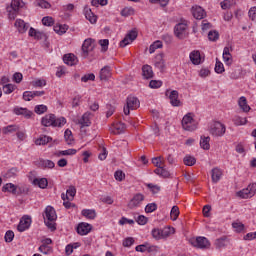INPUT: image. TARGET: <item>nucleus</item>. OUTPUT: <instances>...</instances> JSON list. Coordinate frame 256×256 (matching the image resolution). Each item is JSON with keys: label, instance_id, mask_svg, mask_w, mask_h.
I'll return each mask as SVG.
<instances>
[{"label": "nucleus", "instance_id": "obj_64", "mask_svg": "<svg viewBox=\"0 0 256 256\" xmlns=\"http://www.w3.org/2000/svg\"><path fill=\"white\" fill-rule=\"evenodd\" d=\"M135 243V239L133 237H128L123 241V247H131Z\"/></svg>", "mask_w": 256, "mask_h": 256}, {"label": "nucleus", "instance_id": "obj_62", "mask_svg": "<svg viewBox=\"0 0 256 256\" xmlns=\"http://www.w3.org/2000/svg\"><path fill=\"white\" fill-rule=\"evenodd\" d=\"M114 177H115L116 181H123L125 179V174L123 173V171L117 170L114 173Z\"/></svg>", "mask_w": 256, "mask_h": 256}, {"label": "nucleus", "instance_id": "obj_20", "mask_svg": "<svg viewBox=\"0 0 256 256\" xmlns=\"http://www.w3.org/2000/svg\"><path fill=\"white\" fill-rule=\"evenodd\" d=\"M79 125H81V129L83 127H90L91 126V112H86L82 115L81 119L78 120Z\"/></svg>", "mask_w": 256, "mask_h": 256}, {"label": "nucleus", "instance_id": "obj_18", "mask_svg": "<svg viewBox=\"0 0 256 256\" xmlns=\"http://www.w3.org/2000/svg\"><path fill=\"white\" fill-rule=\"evenodd\" d=\"M45 91H25L23 93L24 101H31L34 97H42Z\"/></svg>", "mask_w": 256, "mask_h": 256}, {"label": "nucleus", "instance_id": "obj_15", "mask_svg": "<svg viewBox=\"0 0 256 256\" xmlns=\"http://www.w3.org/2000/svg\"><path fill=\"white\" fill-rule=\"evenodd\" d=\"M44 213V220L47 219V221H57V212L52 206H47Z\"/></svg>", "mask_w": 256, "mask_h": 256}, {"label": "nucleus", "instance_id": "obj_57", "mask_svg": "<svg viewBox=\"0 0 256 256\" xmlns=\"http://www.w3.org/2000/svg\"><path fill=\"white\" fill-rule=\"evenodd\" d=\"M153 211H157V203H149L145 207L146 213H153Z\"/></svg>", "mask_w": 256, "mask_h": 256}, {"label": "nucleus", "instance_id": "obj_54", "mask_svg": "<svg viewBox=\"0 0 256 256\" xmlns=\"http://www.w3.org/2000/svg\"><path fill=\"white\" fill-rule=\"evenodd\" d=\"M209 41H217L219 39V32L217 30L210 31L208 33Z\"/></svg>", "mask_w": 256, "mask_h": 256}, {"label": "nucleus", "instance_id": "obj_27", "mask_svg": "<svg viewBox=\"0 0 256 256\" xmlns=\"http://www.w3.org/2000/svg\"><path fill=\"white\" fill-rule=\"evenodd\" d=\"M190 61L193 65H201V52L194 50L190 53Z\"/></svg>", "mask_w": 256, "mask_h": 256}, {"label": "nucleus", "instance_id": "obj_42", "mask_svg": "<svg viewBox=\"0 0 256 256\" xmlns=\"http://www.w3.org/2000/svg\"><path fill=\"white\" fill-rule=\"evenodd\" d=\"M19 131V126L17 125H9L3 128V134L7 135V133H15Z\"/></svg>", "mask_w": 256, "mask_h": 256}, {"label": "nucleus", "instance_id": "obj_5", "mask_svg": "<svg viewBox=\"0 0 256 256\" xmlns=\"http://www.w3.org/2000/svg\"><path fill=\"white\" fill-rule=\"evenodd\" d=\"M81 49H82L81 56L83 57V59H87V57H89V53H91V51L95 49V39L88 38L84 40Z\"/></svg>", "mask_w": 256, "mask_h": 256}, {"label": "nucleus", "instance_id": "obj_55", "mask_svg": "<svg viewBox=\"0 0 256 256\" xmlns=\"http://www.w3.org/2000/svg\"><path fill=\"white\" fill-rule=\"evenodd\" d=\"M125 132V124L122 123L119 125H116L115 126V130L112 131V133H114V135H121V133H124Z\"/></svg>", "mask_w": 256, "mask_h": 256}, {"label": "nucleus", "instance_id": "obj_21", "mask_svg": "<svg viewBox=\"0 0 256 256\" xmlns=\"http://www.w3.org/2000/svg\"><path fill=\"white\" fill-rule=\"evenodd\" d=\"M192 15L194 19H205V10L201 6L192 7Z\"/></svg>", "mask_w": 256, "mask_h": 256}, {"label": "nucleus", "instance_id": "obj_11", "mask_svg": "<svg viewBox=\"0 0 256 256\" xmlns=\"http://www.w3.org/2000/svg\"><path fill=\"white\" fill-rule=\"evenodd\" d=\"M138 32L136 29L131 30L125 38L120 42V47H127L129 43H133L137 39ZM130 41V42H129Z\"/></svg>", "mask_w": 256, "mask_h": 256}, {"label": "nucleus", "instance_id": "obj_38", "mask_svg": "<svg viewBox=\"0 0 256 256\" xmlns=\"http://www.w3.org/2000/svg\"><path fill=\"white\" fill-rule=\"evenodd\" d=\"M184 165H187V167H193L195 163H197V159L191 155H186L183 159Z\"/></svg>", "mask_w": 256, "mask_h": 256}, {"label": "nucleus", "instance_id": "obj_35", "mask_svg": "<svg viewBox=\"0 0 256 256\" xmlns=\"http://www.w3.org/2000/svg\"><path fill=\"white\" fill-rule=\"evenodd\" d=\"M53 141V138L47 136V135H42L38 139L35 140V145H47V143Z\"/></svg>", "mask_w": 256, "mask_h": 256}, {"label": "nucleus", "instance_id": "obj_58", "mask_svg": "<svg viewBox=\"0 0 256 256\" xmlns=\"http://www.w3.org/2000/svg\"><path fill=\"white\" fill-rule=\"evenodd\" d=\"M161 85H163V82L160 80H151L149 83V87L151 89H159V87H161Z\"/></svg>", "mask_w": 256, "mask_h": 256}, {"label": "nucleus", "instance_id": "obj_4", "mask_svg": "<svg viewBox=\"0 0 256 256\" xmlns=\"http://www.w3.org/2000/svg\"><path fill=\"white\" fill-rule=\"evenodd\" d=\"M140 105L139 99L135 96H129L126 101V106L124 107V115H129L131 110L138 109Z\"/></svg>", "mask_w": 256, "mask_h": 256}, {"label": "nucleus", "instance_id": "obj_44", "mask_svg": "<svg viewBox=\"0 0 256 256\" xmlns=\"http://www.w3.org/2000/svg\"><path fill=\"white\" fill-rule=\"evenodd\" d=\"M163 47V42L157 40L149 47V53L152 54L154 51H157V49H161Z\"/></svg>", "mask_w": 256, "mask_h": 256}, {"label": "nucleus", "instance_id": "obj_61", "mask_svg": "<svg viewBox=\"0 0 256 256\" xmlns=\"http://www.w3.org/2000/svg\"><path fill=\"white\" fill-rule=\"evenodd\" d=\"M248 17L251 19V21L256 20V6L251 7L248 11Z\"/></svg>", "mask_w": 256, "mask_h": 256}, {"label": "nucleus", "instance_id": "obj_25", "mask_svg": "<svg viewBox=\"0 0 256 256\" xmlns=\"http://www.w3.org/2000/svg\"><path fill=\"white\" fill-rule=\"evenodd\" d=\"M238 105L244 113H249V111H251V106L247 104V98H245V96L239 98Z\"/></svg>", "mask_w": 256, "mask_h": 256}, {"label": "nucleus", "instance_id": "obj_3", "mask_svg": "<svg viewBox=\"0 0 256 256\" xmlns=\"http://www.w3.org/2000/svg\"><path fill=\"white\" fill-rule=\"evenodd\" d=\"M256 193V183L249 184L247 188L242 189L236 193L240 199H251Z\"/></svg>", "mask_w": 256, "mask_h": 256}, {"label": "nucleus", "instance_id": "obj_24", "mask_svg": "<svg viewBox=\"0 0 256 256\" xmlns=\"http://www.w3.org/2000/svg\"><path fill=\"white\" fill-rule=\"evenodd\" d=\"M153 68L150 65H143L142 66V77L144 79H153Z\"/></svg>", "mask_w": 256, "mask_h": 256}, {"label": "nucleus", "instance_id": "obj_32", "mask_svg": "<svg viewBox=\"0 0 256 256\" xmlns=\"http://www.w3.org/2000/svg\"><path fill=\"white\" fill-rule=\"evenodd\" d=\"M3 193H12V195H17V186L13 183H7L2 187Z\"/></svg>", "mask_w": 256, "mask_h": 256}, {"label": "nucleus", "instance_id": "obj_45", "mask_svg": "<svg viewBox=\"0 0 256 256\" xmlns=\"http://www.w3.org/2000/svg\"><path fill=\"white\" fill-rule=\"evenodd\" d=\"M233 123H234V125H237V126H239V125H247V118H243L241 116H235L233 118Z\"/></svg>", "mask_w": 256, "mask_h": 256}, {"label": "nucleus", "instance_id": "obj_7", "mask_svg": "<svg viewBox=\"0 0 256 256\" xmlns=\"http://www.w3.org/2000/svg\"><path fill=\"white\" fill-rule=\"evenodd\" d=\"M174 34L178 39H186L189 35L187 32V24L186 23H178L174 27Z\"/></svg>", "mask_w": 256, "mask_h": 256}, {"label": "nucleus", "instance_id": "obj_28", "mask_svg": "<svg viewBox=\"0 0 256 256\" xmlns=\"http://www.w3.org/2000/svg\"><path fill=\"white\" fill-rule=\"evenodd\" d=\"M39 167L41 169H54L55 168V162H53L52 160L40 159L39 160Z\"/></svg>", "mask_w": 256, "mask_h": 256}, {"label": "nucleus", "instance_id": "obj_43", "mask_svg": "<svg viewBox=\"0 0 256 256\" xmlns=\"http://www.w3.org/2000/svg\"><path fill=\"white\" fill-rule=\"evenodd\" d=\"M17 173H19V170L17 168H11L9 169L5 174L4 177L6 179H12V177H17Z\"/></svg>", "mask_w": 256, "mask_h": 256}, {"label": "nucleus", "instance_id": "obj_10", "mask_svg": "<svg viewBox=\"0 0 256 256\" xmlns=\"http://www.w3.org/2000/svg\"><path fill=\"white\" fill-rule=\"evenodd\" d=\"M191 244L194 247H197L198 249H207L210 247L209 240L205 237H197L195 240L191 242Z\"/></svg>", "mask_w": 256, "mask_h": 256}, {"label": "nucleus", "instance_id": "obj_6", "mask_svg": "<svg viewBox=\"0 0 256 256\" xmlns=\"http://www.w3.org/2000/svg\"><path fill=\"white\" fill-rule=\"evenodd\" d=\"M19 7H21V2L19 0H12L10 5L6 7L9 19H15V17H17V11H19Z\"/></svg>", "mask_w": 256, "mask_h": 256}, {"label": "nucleus", "instance_id": "obj_14", "mask_svg": "<svg viewBox=\"0 0 256 256\" xmlns=\"http://www.w3.org/2000/svg\"><path fill=\"white\" fill-rule=\"evenodd\" d=\"M169 234L170 233L168 230H161L159 228H154L152 230V237H153V239H156V241H159L161 239H167Z\"/></svg>", "mask_w": 256, "mask_h": 256}, {"label": "nucleus", "instance_id": "obj_51", "mask_svg": "<svg viewBox=\"0 0 256 256\" xmlns=\"http://www.w3.org/2000/svg\"><path fill=\"white\" fill-rule=\"evenodd\" d=\"M4 239H5L6 243H11L13 241V239H15V233L12 230H8L5 233Z\"/></svg>", "mask_w": 256, "mask_h": 256}, {"label": "nucleus", "instance_id": "obj_48", "mask_svg": "<svg viewBox=\"0 0 256 256\" xmlns=\"http://www.w3.org/2000/svg\"><path fill=\"white\" fill-rule=\"evenodd\" d=\"M172 221H177V217H179V207L173 206L170 212Z\"/></svg>", "mask_w": 256, "mask_h": 256}, {"label": "nucleus", "instance_id": "obj_34", "mask_svg": "<svg viewBox=\"0 0 256 256\" xmlns=\"http://www.w3.org/2000/svg\"><path fill=\"white\" fill-rule=\"evenodd\" d=\"M209 141H211V138L209 136L208 137L201 136L200 147L205 151H209V149H211V145L209 144Z\"/></svg>", "mask_w": 256, "mask_h": 256}, {"label": "nucleus", "instance_id": "obj_8", "mask_svg": "<svg viewBox=\"0 0 256 256\" xmlns=\"http://www.w3.org/2000/svg\"><path fill=\"white\" fill-rule=\"evenodd\" d=\"M193 113L186 114L182 119V127L185 129V131H195L197 129V126H189L191 123H193Z\"/></svg>", "mask_w": 256, "mask_h": 256}, {"label": "nucleus", "instance_id": "obj_49", "mask_svg": "<svg viewBox=\"0 0 256 256\" xmlns=\"http://www.w3.org/2000/svg\"><path fill=\"white\" fill-rule=\"evenodd\" d=\"M135 10L131 7H126L121 11L122 17H129L131 15H134Z\"/></svg>", "mask_w": 256, "mask_h": 256}, {"label": "nucleus", "instance_id": "obj_13", "mask_svg": "<svg viewBox=\"0 0 256 256\" xmlns=\"http://www.w3.org/2000/svg\"><path fill=\"white\" fill-rule=\"evenodd\" d=\"M29 227H31V217L29 216H24L22 217V219L20 220L17 229L20 233H23V231H27V229H29Z\"/></svg>", "mask_w": 256, "mask_h": 256}, {"label": "nucleus", "instance_id": "obj_36", "mask_svg": "<svg viewBox=\"0 0 256 256\" xmlns=\"http://www.w3.org/2000/svg\"><path fill=\"white\" fill-rule=\"evenodd\" d=\"M82 215L83 217H86V219H95V217H97V212L93 209H83Z\"/></svg>", "mask_w": 256, "mask_h": 256}, {"label": "nucleus", "instance_id": "obj_41", "mask_svg": "<svg viewBox=\"0 0 256 256\" xmlns=\"http://www.w3.org/2000/svg\"><path fill=\"white\" fill-rule=\"evenodd\" d=\"M64 138H65V141H66L67 145H71L74 141L73 132H71V130L67 129L64 132Z\"/></svg>", "mask_w": 256, "mask_h": 256}, {"label": "nucleus", "instance_id": "obj_9", "mask_svg": "<svg viewBox=\"0 0 256 256\" xmlns=\"http://www.w3.org/2000/svg\"><path fill=\"white\" fill-rule=\"evenodd\" d=\"M145 201V195L141 193H137L133 196V198L129 201L128 207L129 209H136V207H139L141 203Z\"/></svg>", "mask_w": 256, "mask_h": 256}, {"label": "nucleus", "instance_id": "obj_37", "mask_svg": "<svg viewBox=\"0 0 256 256\" xmlns=\"http://www.w3.org/2000/svg\"><path fill=\"white\" fill-rule=\"evenodd\" d=\"M67 29H69V26L67 25L56 24L54 26V31L58 35H64V33H67Z\"/></svg>", "mask_w": 256, "mask_h": 256}, {"label": "nucleus", "instance_id": "obj_19", "mask_svg": "<svg viewBox=\"0 0 256 256\" xmlns=\"http://www.w3.org/2000/svg\"><path fill=\"white\" fill-rule=\"evenodd\" d=\"M84 15L85 18L93 24L97 23V15H95V13H93V11L91 10V8H89L88 6L84 7Z\"/></svg>", "mask_w": 256, "mask_h": 256}, {"label": "nucleus", "instance_id": "obj_29", "mask_svg": "<svg viewBox=\"0 0 256 256\" xmlns=\"http://www.w3.org/2000/svg\"><path fill=\"white\" fill-rule=\"evenodd\" d=\"M33 185H37L40 189H47L49 181L47 178H35L33 180Z\"/></svg>", "mask_w": 256, "mask_h": 256}, {"label": "nucleus", "instance_id": "obj_40", "mask_svg": "<svg viewBox=\"0 0 256 256\" xmlns=\"http://www.w3.org/2000/svg\"><path fill=\"white\" fill-rule=\"evenodd\" d=\"M42 24L45 27H52V25H55V20L51 16H45L42 18Z\"/></svg>", "mask_w": 256, "mask_h": 256}, {"label": "nucleus", "instance_id": "obj_17", "mask_svg": "<svg viewBox=\"0 0 256 256\" xmlns=\"http://www.w3.org/2000/svg\"><path fill=\"white\" fill-rule=\"evenodd\" d=\"M63 61L70 67H73V65H77V63H79V59H77V56H75L73 53L65 54L63 56Z\"/></svg>", "mask_w": 256, "mask_h": 256}, {"label": "nucleus", "instance_id": "obj_63", "mask_svg": "<svg viewBox=\"0 0 256 256\" xmlns=\"http://www.w3.org/2000/svg\"><path fill=\"white\" fill-rule=\"evenodd\" d=\"M147 221H149V219L144 215H140L136 219V222L138 223V225H147Z\"/></svg>", "mask_w": 256, "mask_h": 256}, {"label": "nucleus", "instance_id": "obj_2", "mask_svg": "<svg viewBox=\"0 0 256 256\" xmlns=\"http://www.w3.org/2000/svg\"><path fill=\"white\" fill-rule=\"evenodd\" d=\"M226 127L223 123L216 121L210 125L209 133L213 137H223L225 135Z\"/></svg>", "mask_w": 256, "mask_h": 256}, {"label": "nucleus", "instance_id": "obj_22", "mask_svg": "<svg viewBox=\"0 0 256 256\" xmlns=\"http://www.w3.org/2000/svg\"><path fill=\"white\" fill-rule=\"evenodd\" d=\"M110 77H111V67L104 66L100 70V74H99L100 81H109Z\"/></svg>", "mask_w": 256, "mask_h": 256}, {"label": "nucleus", "instance_id": "obj_30", "mask_svg": "<svg viewBox=\"0 0 256 256\" xmlns=\"http://www.w3.org/2000/svg\"><path fill=\"white\" fill-rule=\"evenodd\" d=\"M15 27H17L19 33H25L27 29H29V25H27V23L21 19L16 20Z\"/></svg>", "mask_w": 256, "mask_h": 256}, {"label": "nucleus", "instance_id": "obj_39", "mask_svg": "<svg viewBox=\"0 0 256 256\" xmlns=\"http://www.w3.org/2000/svg\"><path fill=\"white\" fill-rule=\"evenodd\" d=\"M77 153L76 149H68V150H61L56 153V157H63L67 155H75Z\"/></svg>", "mask_w": 256, "mask_h": 256}, {"label": "nucleus", "instance_id": "obj_33", "mask_svg": "<svg viewBox=\"0 0 256 256\" xmlns=\"http://www.w3.org/2000/svg\"><path fill=\"white\" fill-rule=\"evenodd\" d=\"M229 243V238L227 236H222L221 238L216 239L215 245L216 249H223Z\"/></svg>", "mask_w": 256, "mask_h": 256}, {"label": "nucleus", "instance_id": "obj_59", "mask_svg": "<svg viewBox=\"0 0 256 256\" xmlns=\"http://www.w3.org/2000/svg\"><path fill=\"white\" fill-rule=\"evenodd\" d=\"M147 187L149 190H151V192L154 195H157V193H159V191H161V186H159V185L147 184Z\"/></svg>", "mask_w": 256, "mask_h": 256}, {"label": "nucleus", "instance_id": "obj_26", "mask_svg": "<svg viewBox=\"0 0 256 256\" xmlns=\"http://www.w3.org/2000/svg\"><path fill=\"white\" fill-rule=\"evenodd\" d=\"M15 115H23L26 119H30V117L33 115V112L29 111L27 108L22 107H16L14 108Z\"/></svg>", "mask_w": 256, "mask_h": 256}, {"label": "nucleus", "instance_id": "obj_52", "mask_svg": "<svg viewBox=\"0 0 256 256\" xmlns=\"http://www.w3.org/2000/svg\"><path fill=\"white\" fill-rule=\"evenodd\" d=\"M82 83H88V81H95V74L89 73L81 77Z\"/></svg>", "mask_w": 256, "mask_h": 256}, {"label": "nucleus", "instance_id": "obj_56", "mask_svg": "<svg viewBox=\"0 0 256 256\" xmlns=\"http://www.w3.org/2000/svg\"><path fill=\"white\" fill-rule=\"evenodd\" d=\"M232 227L237 231V233H241V231L245 229V225L241 222H233Z\"/></svg>", "mask_w": 256, "mask_h": 256}, {"label": "nucleus", "instance_id": "obj_50", "mask_svg": "<svg viewBox=\"0 0 256 256\" xmlns=\"http://www.w3.org/2000/svg\"><path fill=\"white\" fill-rule=\"evenodd\" d=\"M35 113H37V115H43V113H47V106L41 104V105H37L35 106L34 109Z\"/></svg>", "mask_w": 256, "mask_h": 256}, {"label": "nucleus", "instance_id": "obj_16", "mask_svg": "<svg viewBox=\"0 0 256 256\" xmlns=\"http://www.w3.org/2000/svg\"><path fill=\"white\" fill-rule=\"evenodd\" d=\"M91 229H92L91 224L81 222L78 224L76 231L78 235H88L89 233H91Z\"/></svg>", "mask_w": 256, "mask_h": 256}, {"label": "nucleus", "instance_id": "obj_53", "mask_svg": "<svg viewBox=\"0 0 256 256\" xmlns=\"http://www.w3.org/2000/svg\"><path fill=\"white\" fill-rule=\"evenodd\" d=\"M13 91H15V86H13V84H5L3 86V92L5 93V95H9L13 93Z\"/></svg>", "mask_w": 256, "mask_h": 256}, {"label": "nucleus", "instance_id": "obj_47", "mask_svg": "<svg viewBox=\"0 0 256 256\" xmlns=\"http://www.w3.org/2000/svg\"><path fill=\"white\" fill-rule=\"evenodd\" d=\"M66 194L68 197H71L70 201H73V198L75 195H77V188H75V186H69V188L66 190Z\"/></svg>", "mask_w": 256, "mask_h": 256}, {"label": "nucleus", "instance_id": "obj_1", "mask_svg": "<svg viewBox=\"0 0 256 256\" xmlns=\"http://www.w3.org/2000/svg\"><path fill=\"white\" fill-rule=\"evenodd\" d=\"M41 123L44 127H63L67 123V119L65 117L57 119L55 114H47L42 118Z\"/></svg>", "mask_w": 256, "mask_h": 256}, {"label": "nucleus", "instance_id": "obj_46", "mask_svg": "<svg viewBox=\"0 0 256 256\" xmlns=\"http://www.w3.org/2000/svg\"><path fill=\"white\" fill-rule=\"evenodd\" d=\"M215 73L221 74V73H225V66H223V64L221 63V61H219L218 58H216V65H215Z\"/></svg>", "mask_w": 256, "mask_h": 256}, {"label": "nucleus", "instance_id": "obj_12", "mask_svg": "<svg viewBox=\"0 0 256 256\" xmlns=\"http://www.w3.org/2000/svg\"><path fill=\"white\" fill-rule=\"evenodd\" d=\"M169 100L172 107H181L183 102L179 100V92L177 90H172L169 94Z\"/></svg>", "mask_w": 256, "mask_h": 256}, {"label": "nucleus", "instance_id": "obj_23", "mask_svg": "<svg viewBox=\"0 0 256 256\" xmlns=\"http://www.w3.org/2000/svg\"><path fill=\"white\" fill-rule=\"evenodd\" d=\"M223 175V172L218 167H215L211 170V178L212 183H219L221 181V176Z\"/></svg>", "mask_w": 256, "mask_h": 256}, {"label": "nucleus", "instance_id": "obj_60", "mask_svg": "<svg viewBox=\"0 0 256 256\" xmlns=\"http://www.w3.org/2000/svg\"><path fill=\"white\" fill-rule=\"evenodd\" d=\"M99 45L102 47V51L105 52L109 49V39L99 40Z\"/></svg>", "mask_w": 256, "mask_h": 256}, {"label": "nucleus", "instance_id": "obj_31", "mask_svg": "<svg viewBox=\"0 0 256 256\" xmlns=\"http://www.w3.org/2000/svg\"><path fill=\"white\" fill-rule=\"evenodd\" d=\"M154 67L158 69L160 73H163L165 71V60L163 59V57L158 56L156 58Z\"/></svg>", "mask_w": 256, "mask_h": 256}]
</instances>
